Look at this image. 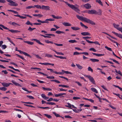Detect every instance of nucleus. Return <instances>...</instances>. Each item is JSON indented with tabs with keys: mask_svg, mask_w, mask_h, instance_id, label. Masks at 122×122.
Segmentation results:
<instances>
[{
	"mask_svg": "<svg viewBox=\"0 0 122 122\" xmlns=\"http://www.w3.org/2000/svg\"><path fill=\"white\" fill-rule=\"evenodd\" d=\"M76 16L79 20L82 21H84L85 22L92 25H95V23L93 21L87 18L84 17L82 16H80L79 15H76Z\"/></svg>",
	"mask_w": 122,
	"mask_h": 122,
	"instance_id": "1",
	"label": "nucleus"
},
{
	"mask_svg": "<svg viewBox=\"0 0 122 122\" xmlns=\"http://www.w3.org/2000/svg\"><path fill=\"white\" fill-rule=\"evenodd\" d=\"M66 3L69 7L74 10L76 12L79 13V12L80 10L78 8L76 7L73 5H71L69 3H67V2H66Z\"/></svg>",
	"mask_w": 122,
	"mask_h": 122,
	"instance_id": "2",
	"label": "nucleus"
},
{
	"mask_svg": "<svg viewBox=\"0 0 122 122\" xmlns=\"http://www.w3.org/2000/svg\"><path fill=\"white\" fill-rule=\"evenodd\" d=\"M0 26L2 27L3 29H5L8 30L9 31H10L12 33H17L20 32V31L17 30H10L9 28H7V27L5 26L2 24H0Z\"/></svg>",
	"mask_w": 122,
	"mask_h": 122,
	"instance_id": "3",
	"label": "nucleus"
},
{
	"mask_svg": "<svg viewBox=\"0 0 122 122\" xmlns=\"http://www.w3.org/2000/svg\"><path fill=\"white\" fill-rule=\"evenodd\" d=\"M6 1L10 3L9 4V5L11 6H16L18 5V4L16 3L11 0H6Z\"/></svg>",
	"mask_w": 122,
	"mask_h": 122,
	"instance_id": "4",
	"label": "nucleus"
},
{
	"mask_svg": "<svg viewBox=\"0 0 122 122\" xmlns=\"http://www.w3.org/2000/svg\"><path fill=\"white\" fill-rule=\"evenodd\" d=\"M86 76L88 78L90 81L93 84H95V81L93 78L90 75H86Z\"/></svg>",
	"mask_w": 122,
	"mask_h": 122,
	"instance_id": "5",
	"label": "nucleus"
},
{
	"mask_svg": "<svg viewBox=\"0 0 122 122\" xmlns=\"http://www.w3.org/2000/svg\"><path fill=\"white\" fill-rule=\"evenodd\" d=\"M17 51L19 52L21 54H23L25 56H28L29 57L31 58V57L30 55L27 53L26 52H24L21 51L20 50H17Z\"/></svg>",
	"mask_w": 122,
	"mask_h": 122,
	"instance_id": "6",
	"label": "nucleus"
},
{
	"mask_svg": "<svg viewBox=\"0 0 122 122\" xmlns=\"http://www.w3.org/2000/svg\"><path fill=\"white\" fill-rule=\"evenodd\" d=\"M86 12L90 14H94L96 15V10H88Z\"/></svg>",
	"mask_w": 122,
	"mask_h": 122,
	"instance_id": "7",
	"label": "nucleus"
},
{
	"mask_svg": "<svg viewBox=\"0 0 122 122\" xmlns=\"http://www.w3.org/2000/svg\"><path fill=\"white\" fill-rule=\"evenodd\" d=\"M112 33L114 34L118 37L122 39V35L120 34H118L116 33L114 31H112Z\"/></svg>",
	"mask_w": 122,
	"mask_h": 122,
	"instance_id": "8",
	"label": "nucleus"
},
{
	"mask_svg": "<svg viewBox=\"0 0 122 122\" xmlns=\"http://www.w3.org/2000/svg\"><path fill=\"white\" fill-rule=\"evenodd\" d=\"M50 7L48 6H45L44 5L42 6V9L43 10H50Z\"/></svg>",
	"mask_w": 122,
	"mask_h": 122,
	"instance_id": "9",
	"label": "nucleus"
},
{
	"mask_svg": "<svg viewBox=\"0 0 122 122\" xmlns=\"http://www.w3.org/2000/svg\"><path fill=\"white\" fill-rule=\"evenodd\" d=\"M84 6L86 9H90L91 7L90 4L89 3H87L85 4Z\"/></svg>",
	"mask_w": 122,
	"mask_h": 122,
	"instance_id": "10",
	"label": "nucleus"
},
{
	"mask_svg": "<svg viewBox=\"0 0 122 122\" xmlns=\"http://www.w3.org/2000/svg\"><path fill=\"white\" fill-rule=\"evenodd\" d=\"M47 70H49L51 71V72H53L54 73L56 74H62V73L61 72H57L56 71H53V70L51 69L47 68Z\"/></svg>",
	"mask_w": 122,
	"mask_h": 122,
	"instance_id": "11",
	"label": "nucleus"
},
{
	"mask_svg": "<svg viewBox=\"0 0 122 122\" xmlns=\"http://www.w3.org/2000/svg\"><path fill=\"white\" fill-rule=\"evenodd\" d=\"M2 85L4 86L7 87L9 86L10 84L12 85L13 84L10 83H7L3 82L2 83Z\"/></svg>",
	"mask_w": 122,
	"mask_h": 122,
	"instance_id": "12",
	"label": "nucleus"
},
{
	"mask_svg": "<svg viewBox=\"0 0 122 122\" xmlns=\"http://www.w3.org/2000/svg\"><path fill=\"white\" fill-rule=\"evenodd\" d=\"M81 34L83 36H90L91 34L87 32H81Z\"/></svg>",
	"mask_w": 122,
	"mask_h": 122,
	"instance_id": "13",
	"label": "nucleus"
},
{
	"mask_svg": "<svg viewBox=\"0 0 122 122\" xmlns=\"http://www.w3.org/2000/svg\"><path fill=\"white\" fill-rule=\"evenodd\" d=\"M96 15H102V11L101 10L99 9L97 11L96 10Z\"/></svg>",
	"mask_w": 122,
	"mask_h": 122,
	"instance_id": "14",
	"label": "nucleus"
},
{
	"mask_svg": "<svg viewBox=\"0 0 122 122\" xmlns=\"http://www.w3.org/2000/svg\"><path fill=\"white\" fill-rule=\"evenodd\" d=\"M33 40L35 41L37 43H38L40 45H44V44L41 43L40 41H39V40H37L36 39H32V41Z\"/></svg>",
	"mask_w": 122,
	"mask_h": 122,
	"instance_id": "15",
	"label": "nucleus"
},
{
	"mask_svg": "<svg viewBox=\"0 0 122 122\" xmlns=\"http://www.w3.org/2000/svg\"><path fill=\"white\" fill-rule=\"evenodd\" d=\"M63 25L65 26H70L71 25V24L68 22H63L62 23Z\"/></svg>",
	"mask_w": 122,
	"mask_h": 122,
	"instance_id": "16",
	"label": "nucleus"
},
{
	"mask_svg": "<svg viewBox=\"0 0 122 122\" xmlns=\"http://www.w3.org/2000/svg\"><path fill=\"white\" fill-rule=\"evenodd\" d=\"M12 82L16 86H21L18 83L15 82V81L14 80H12Z\"/></svg>",
	"mask_w": 122,
	"mask_h": 122,
	"instance_id": "17",
	"label": "nucleus"
},
{
	"mask_svg": "<svg viewBox=\"0 0 122 122\" xmlns=\"http://www.w3.org/2000/svg\"><path fill=\"white\" fill-rule=\"evenodd\" d=\"M90 60L93 62H98L99 61V60L96 59H90Z\"/></svg>",
	"mask_w": 122,
	"mask_h": 122,
	"instance_id": "18",
	"label": "nucleus"
},
{
	"mask_svg": "<svg viewBox=\"0 0 122 122\" xmlns=\"http://www.w3.org/2000/svg\"><path fill=\"white\" fill-rule=\"evenodd\" d=\"M50 43L52 44H54L58 46H63V45L62 44H57V43H53V42L51 41H50Z\"/></svg>",
	"mask_w": 122,
	"mask_h": 122,
	"instance_id": "19",
	"label": "nucleus"
},
{
	"mask_svg": "<svg viewBox=\"0 0 122 122\" xmlns=\"http://www.w3.org/2000/svg\"><path fill=\"white\" fill-rule=\"evenodd\" d=\"M91 90L93 92L97 93H98V92L97 90L95 88H91Z\"/></svg>",
	"mask_w": 122,
	"mask_h": 122,
	"instance_id": "20",
	"label": "nucleus"
},
{
	"mask_svg": "<svg viewBox=\"0 0 122 122\" xmlns=\"http://www.w3.org/2000/svg\"><path fill=\"white\" fill-rule=\"evenodd\" d=\"M92 54L94 55H95L96 56H103L104 55V54H97L95 53H92Z\"/></svg>",
	"mask_w": 122,
	"mask_h": 122,
	"instance_id": "21",
	"label": "nucleus"
},
{
	"mask_svg": "<svg viewBox=\"0 0 122 122\" xmlns=\"http://www.w3.org/2000/svg\"><path fill=\"white\" fill-rule=\"evenodd\" d=\"M71 29L73 30H77L80 29V28L78 27H71Z\"/></svg>",
	"mask_w": 122,
	"mask_h": 122,
	"instance_id": "22",
	"label": "nucleus"
},
{
	"mask_svg": "<svg viewBox=\"0 0 122 122\" xmlns=\"http://www.w3.org/2000/svg\"><path fill=\"white\" fill-rule=\"evenodd\" d=\"M34 8L35 7H36L38 9H42V6L41 7V6L39 5H35L34 6Z\"/></svg>",
	"mask_w": 122,
	"mask_h": 122,
	"instance_id": "23",
	"label": "nucleus"
},
{
	"mask_svg": "<svg viewBox=\"0 0 122 122\" xmlns=\"http://www.w3.org/2000/svg\"><path fill=\"white\" fill-rule=\"evenodd\" d=\"M113 25L114 28L116 29L117 30H118V28H118L117 27H118L119 26V25H116L115 23H114L113 24Z\"/></svg>",
	"mask_w": 122,
	"mask_h": 122,
	"instance_id": "24",
	"label": "nucleus"
},
{
	"mask_svg": "<svg viewBox=\"0 0 122 122\" xmlns=\"http://www.w3.org/2000/svg\"><path fill=\"white\" fill-rule=\"evenodd\" d=\"M107 37L109 38V39L112 41V42L114 43H116V45L118 46V44L115 41H114L112 40L111 39L109 38H108V37L107 36Z\"/></svg>",
	"mask_w": 122,
	"mask_h": 122,
	"instance_id": "25",
	"label": "nucleus"
},
{
	"mask_svg": "<svg viewBox=\"0 0 122 122\" xmlns=\"http://www.w3.org/2000/svg\"><path fill=\"white\" fill-rule=\"evenodd\" d=\"M8 67L9 68H10L11 69H12L14 70L15 71H18L19 72H20V71L18 69H15L12 66H9Z\"/></svg>",
	"mask_w": 122,
	"mask_h": 122,
	"instance_id": "26",
	"label": "nucleus"
},
{
	"mask_svg": "<svg viewBox=\"0 0 122 122\" xmlns=\"http://www.w3.org/2000/svg\"><path fill=\"white\" fill-rule=\"evenodd\" d=\"M24 42L25 43H27L29 45H32L34 43L32 42H31L28 41H24Z\"/></svg>",
	"mask_w": 122,
	"mask_h": 122,
	"instance_id": "27",
	"label": "nucleus"
},
{
	"mask_svg": "<svg viewBox=\"0 0 122 122\" xmlns=\"http://www.w3.org/2000/svg\"><path fill=\"white\" fill-rule=\"evenodd\" d=\"M7 11H9L11 12H13L15 14H18V13L16 11H15L14 10H7Z\"/></svg>",
	"mask_w": 122,
	"mask_h": 122,
	"instance_id": "28",
	"label": "nucleus"
},
{
	"mask_svg": "<svg viewBox=\"0 0 122 122\" xmlns=\"http://www.w3.org/2000/svg\"><path fill=\"white\" fill-rule=\"evenodd\" d=\"M56 33L57 34H60L61 33H65L64 32L60 31V30H57L56 32Z\"/></svg>",
	"mask_w": 122,
	"mask_h": 122,
	"instance_id": "29",
	"label": "nucleus"
},
{
	"mask_svg": "<svg viewBox=\"0 0 122 122\" xmlns=\"http://www.w3.org/2000/svg\"><path fill=\"white\" fill-rule=\"evenodd\" d=\"M44 115L48 118H52V116L50 115L45 114H44Z\"/></svg>",
	"mask_w": 122,
	"mask_h": 122,
	"instance_id": "30",
	"label": "nucleus"
},
{
	"mask_svg": "<svg viewBox=\"0 0 122 122\" xmlns=\"http://www.w3.org/2000/svg\"><path fill=\"white\" fill-rule=\"evenodd\" d=\"M68 41L69 42L72 43H76L77 42V41L75 40H70Z\"/></svg>",
	"mask_w": 122,
	"mask_h": 122,
	"instance_id": "31",
	"label": "nucleus"
},
{
	"mask_svg": "<svg viewBox=\"0 0 122 122\" xmlns=\"http://www.w3.org/2000/svg\"><path fill=\"white\" fill-rule=\"evenodd\" d=\"M53 113L54 114L55 116L57 117H60V116L58 114H57L55 112H53Z\"/></svg>",
	"mask_w": 122,
	"mask_h": 122,
	"instance_id": "32",
	"label": "nucleus"
},
{
	"mask_svg": "<svg viewBox=\"0 0 122 122\" xmlns=\"http://www.w3.org/2000/svg\"><path fill=\"white\" fill-rule=\"evenodd\" d=\"M46 103L48 104L51 105H55L56 104L52 102H48Z\"/></svg>",
	"mask_w": 122,
	"mask_h": 122,
	"instance_id": "33",
	"label": "nucleus"
},
{
	"mask_svg": "<svg viewBox=\"0 0 122 122\" xmlns=\"http://www.w3.org/2000/svg\"><path fill=\"white\" fill-rule=\"evenodd\" d=\"M59 87H69L67 85H59Z\"/></svg>",
	"mask_w": 122,
	"mask_h": 122,
	"instance_id": "34",
	"label": "nucleus"
},
{
	"mask_svg": "<svg viewBox=\"0 0 122 122\" xmlns=\"http://www.w3.org/2000/svg\"><path fill=\"white\" fill-rule=\"evenodd\" d=\"M33 15L35 16H39V17H41L43 16V15H41L40 14H33Z\"/></svg>",
	"mask_w": 122,
	"mask_h": 122,
	"instance_id": "35",
	"label": "nucleus"
},
{
	"mask_svg": "<svg viewBox=\"0 0 122 122\" xmlns=\"http://www.w3.org/2000/svg\"><path fill=\"white\" fill-rule=\"evenodd\" d=\"M53 51H54L57 54H59V55H64V54H63V53H62L61 52H57L54 50H53Z\"/></svg>",
	"mask_w": 122,
	"mask_h": 122,
	"instance_id": "36",
	"label": "nucleus"
},
{
	"mask_svg": "<svg viewBox=\"0 0 122 122\" xmlns=\"http://www.w3.org/2000/svg\"><path fill=\"white\" fill-rule=\"evenodd\" d=\"M42 88L43 90H48L49 91H51V89L49 88H46L44 87H42Z\"/></svg>",
	"mask_w": 122,
	"mask_h": 122,
	"instance_id": "37",
	"label": "nucleus"
},
{
	"mask_svg": "<svg viewBox=\"0 0 122 122\" xmlns=\"http://www.w3.org/2000/svg\"><path fill=\"white\" fill-rule=\"evenodd\" d=\"M76 65L79 69H81L82 68V67L79 64H76Z\"/></svg>",
	"mask_w": 122,
	"mask_h": 122,
	"instance_id": "38",
	"label": "nucleus"
},
{
	"mask_svg": "<svg viewBox=\"0 0 122 122\" xmlns=\"http://www.w3.org/2000/svg\"><path fill=\"white\" fill-rule=\"evenodd\" d=\"M11 22H10V24H11L12 25H14V26H15V25H19H19L18 24H17L15 22H12L11 23H10Z\"/></svg>",
	"mask_w": 122,
	"mask_h": 122,
	"instance_id": "39",
	"label": "nucleus"
},
{
	"mask_svg": "<svg viewBox=\"0 0 122 122\" xmlns=\"http://www.w3.org/2000/svg\"><path fill=\"white\" fill-rule=\"evenodd\" d=\"M96 1L99 4L102 6L103 5L102 2L100 0H96Z\"/></svg>",
	"mask_w": 122,
	"mask_h": 122,
	"instance_id": "40",
	"label": "nucleus"
},
{
	"mask_svg": "<svg viewBox=\"0 0 122 122\" xmlns=\"http://www.w3.org/2000/svg\"><path fill=\"white\" fill-rule=\"evenodd\" d=\"M0 90L1 91H5L7 90V88L5 87H0Z\"/></svg>",
	"mask_w": 122,
	"mask_h": 122,
	"instance_id": "41",
	"label": "nucleus"
},
{
	"mask_svg": "<svg viewBox=\"0 0 122 122\" xmlns=\"http://www.w3.org/2000/svg\"><path fill=\"white\" fill-rule=\"evenodd\" d=\"M45 57H52V56L50 54H45Z\"/></svg>",
	"mask_w": 122,
	"mask_h": 122,
	"instance_id": "42",
	"label": "nucleus"
},
{
	"mask_svg": "<svg viewBox=\"0 0 122 122\" xmlns=\"http://www.w3.org/2000/svg\"><path fill=\"white\" fill-rule=\"evenodd\" d=\"M47 78L49 79H54L55 77L54 76H48L46 77Z\"/></svg>",
	"mask_w": 122,
	"mask_h": 122,
	"instance_id": "43",
	"label": "nucleus"
},
{
	"mask_svg": "<svg viewBox=\"0 0 122 122\" xmlns=\"http://www.w3.org/2000/svg\"><path fill=\"white\" fill-rule=\"evenodd\" d=\"M36 29L35 28H31L30 27H29L28 30L30 31H32L33 30Z\"/></svg>",
	"mask_w": 122,
	"mask_h": 122,
	"instance_id": "44",
	"label": "nucleus"
},
{
	"mask_svg": "<svg viewBox=\"0 0 122 122\" xmlns=\"http://www.w3.org/2000/svg\"><path fill=\"white\" fill-rule=\"evenodd\" d=\"M33 55H34L37 58H38V59H42L41 58V57L40 56L38 55H36L35 54H34Z\"/></svg>",
	"mask_w": 122,
	"mask_h": 122,
	"instance_id": "45",
	"label": "nucleus"
},
{
	"mask_svg": "<svg viewBox=\"0 0 122 122\" xmlns=\"http://www.w3.org/2000/svg\"><path fill=\"white\" fill-rule=\"evenodd\" d=\"M105 48L107 49L108 50L110 51H112V50L111 48H110L108 47L107 46H105Z\"/></svg>",
	"mask_w": 122,
	"mask_h": 122,
	"instance_id": "46",
	"label": "nucleus"
},
{
	"mask_svg": "<svg viewBox=\"0 0 122 122\" xmlns=\"http://www.w3.org/2000/svg\"><path fill=\"white\" fill-rule=\"evenodd\" d=\"M38 107L40 108H42L43 109H49L50 108L49 107Z\"/></svg>",
	"mask_w": 122,
	"mask_h": 122,
	"instance_id": "47",
	"label": "nucleus"
},
{
	"mask_svg": "<svg viewBox=\"0 0 122 122\" xmlns=\"http://www.w3.org/2000/svg\"><path fill=\"white\" fill-rule=\"evenodd\" d=\"M45 35L48 36H52L55 37V35L54 34H45Z\"/></svg>",
	"mask_w": 122,
	"mask_h": 122,
	"instance_id": "48",
	"label": "nucleus"
},
{
	"mask_svg": "<svg viewBox=\"0 0 122 122\" xmlns=\"http://www.w3.org/2000/svg\"><path fill=\"white\" fill-rule=\"evenodd\" d=\"M89 50L90 51H93L94 52H96L97 51L96 49L93 48H90L89 49Z\"/></svg>",
	"mask_w": 122,
	"mask_h": 122,
	"instance_id": "49",
	"label": "nucleus"
},
{
	"mask_svg": "<svg viewBox=\"0 0 122 122\" xmlns=\"http://www.w3.org/2000/svg\"><path fill=\"white\" fill-rule=\"evenodd\" d=\"M68 105L66 106V107H67L71 108V105L69 103H67Z\"/></svg>",
	"mask_w": 122,
	"mask_h": 122,
	"instance_id": "50",
	"label": "nucleus"
},
{
	"mask_svg": "<svg viewBox=\"0 0 122 122\" xmlns=\"http://www.w3.org/2000/svg\"><path fill=\"white\" fill-rule=\"evenodd\" d=\"M27 97L31 99H34V98L31 96H27Z\"/></svg>",
	"mask_w": 122,
	"mask_h": 122,
	"instance_id": "51",
	"label": "nucleus"
},
{
	"mask_svg": "<svg viewBox=\"0 0 122 122\" xmlns=\"http://www.w3.org/2000/svg\"><path fill=\"white\" fill-rule=\"evenodd\" d=\"M7 39L12 44H13L14 45V43L12 42V41L10 40V39L8 37H7Z\"/></svg>",
	"mask_w": 122,
	"mask_h": 122,
	"instance_id": "52",
	"label": "nucleus"
},
{
	"mask_svg": "<svg viewBox=\"0 0 122 122\" xmlns=\"http://www.w3.org/2000/svg\"><path fill=\"white\" fill-rule=\"evenodd\" d=\"M81 54H84L85 55H89L88 53V52H81Z\"/></svg>",
	"mask_w": 122,
	"mask_h": 122,
	"instance_id": "53",
	"label": "nucleus"
},
{
	"mask_svg": "<svg viewBox=\"0 0 122 122\" xmlns=\"http://www.w3.org/2000/svg\"><path fill=\"white\" fill-rule=\"evenodd\" d=\"M31 8H34V6H30L27 7L26 8V9H30Z\"/></svg>",
	"mask_w": 122,
	"mask_h": 122,
	"instance_id": "54",
	"label": "nucleus"
},
{
	"mask_svg": "<svg viewBox=\"0 0 122 122\" xmlns=\"http://www.w3.org/2000/svg\"><path fill=\"white\" fill-rule=\"evenodd\" d=\"M79 54H81V53H79V52H74L73 53V55H79Z\"/></svg>",
	"mask_w": 122,
	"mask_h": 122,
	"instance_id": "55",
	"label": "nucleus"
},
{
	"mask_svg": "<svg viewBox=\"0 0 122 122\" xmlns=\"http://www.w3.org/2000/svg\"><path fill=\"white\" fill-rule=\"evenodd\" d=\"M88 70L89 71H90L92 72H93V70L90 67H89L88 68Z\"/></svg>",
	"mask_w": 122,
	"mask_h": 122,
	"instance_id": "56",
	"label": "nucleus"
},
{
	"mask_svg": "<svg viewBox=\"0 0 122 122\" xmlns=\"http://www.w3.org/2000/svg\"><path fill=\"white\" fill-rule=\"evenodd\" d=\"M75 83L77 84L80 86H82L81 84L79 82L76 81Z\"/></svg>",
	"mask_w": 122,
	"mask_h": 122,
	"instance_id": "57",
	"label": "nucleus"
},
{
	"mask_svg": "<svg viewBox=\"0 0 122 122\" xmlns=\"http://www.w3.org/2000/svg\"><path fill=\"white\" fill-rule=\"evenodd\" d=\"M65 118H71L72 117L69 115L65 116Z\"/></svg>",
	"mask_w": 122,
	"mask_h": 122,
	"instance_id": "58",
	"label": "nucleus"
},
{
	"mask_svg": "<svg viewBox=\"0 0 122 122\" xmlns=\"http://www.w3.org/2000/svg\"><path fill=\"white\" fill-rule=\"evenodd\" d=\"M66 94L65 93H59V96H61V97L62 96H63L64 95H65Z\"/></svg>",
	"mask_w": 122,
	"mask_h": 122,
	"instance_id": "59",
	"label": "nucleus"
},
{
	"mask_svg": "<svg viewBox=\"0 0 122 122\" xmlns=\"http://www.w3.org/2000/svg\"><path fill=\"white\" fill-rule=\"evenodd\" d=\"M0 61L4 62H8L9 61H6L5 60H2L0 59Z\"/></svg>",
	"mask_w": 122,
	"mask_h": 122,
	"instance_id": "60",
	"label": "nucleus"
},
{
	"mask_svg": "<svg viewBox=\"0 0 122 122\" xmlns=\"http://www.w3.org/2000/svg\"><path fill=\"white\" fill-rule=\"evenodd\" d=\"M22 89L23 90L25 91H27V92H29L28 90H27L26 88H24V87H22Z\"/></svg>",
	"mask_w": 122,
	"mask_h": 122,
	"instance_id": "61",
	"label": "nucleus"
},
{
	"mask_svg": "<svg viewBox=\"0 0 122 122\" xmlns=\"http://www.w3.org/2000/svg\"><path fill=\"white\" fill-rule=\"evenodd\" d=\"M80 97H74L73 98V99L74 100H77L80 99Z\"/></svg>",
	"mask_w": 122,
	"mask_h": 122,
	"instance_id": "62",
	"label": "nucleus"
},
{
	"mask_svg": "<svg viewBox=\"0 0 122 122\" xmlns=\"http://www.w3.org/2000/svg\"><path fill=\"white\" fill-rule=\"evenodd\" d=\"M1 47L3 49H5L6 47V46L5 45H3L1 46Z\"/></svg>",
	"mask_w": 122,
	"mask_h": 122,
	"instance_id": "63",
	"label": "nucleus"
},
{
	"mask_svg": "<svg viewBox=\"0 0 122 122\" xmlns=\"http://www.w3.org/2000/svg\"><path fill=\"white\" fill-rule=\"evenodd\" d=\"M2 72H4V74H7L8 72H7V71L6 70H4V71H2Z\"/></svg>",
	"mask_w": 122,
	"mask_h": 122,
	"instance_id": "64",
	"label": "nucleus"
}]
</instances>
